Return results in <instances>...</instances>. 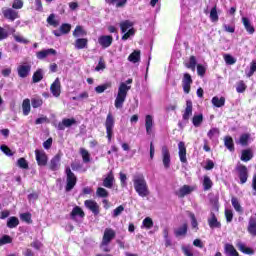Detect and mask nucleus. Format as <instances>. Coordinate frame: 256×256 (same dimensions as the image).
I'll use <instances>...</instances> for the list:
<instances>
[{"instance_id":"9b49d317","label":"nucleus","mask_w":256,"mask_h":256,"mask_svg":"<svg viewBox=\"0 0 256 256\" xmlns=\"http://www.w3.org/2000/svg\"><path fill=\"white\" fill-rule=\"evenodd\" d=\"M36 161L40 167H45L47 165V154L43 150H35Z\"/></svg>"},{"instance_id":"ea45409f","label":"nucleus","mask_w":256,"mask_h":256,"mask_svg":"<svg viewBox=\"0 0 256 256\" xmlns=\"http://www.w3.org/2000/svg\"><path fill=\"white\" fill-rule=\"evenodd\" d=\"M111 82H106L102 85H99L95 88L96 93H105L107 89H111Z\"/></svg>"},{"instance_id":"c9c22d12","label":"nucleus","mask_w":256,"mask_h":256,"mask_svg":"<svg viewBox=\"0 0 256 256\" xmlns=\"http://www.w3.org/2000/svg\"><path fill=\"white\" fill-rule=\"evenodd\" d=\"M87 35V32L83 29V26H76L75 30L73 31V37L79 38V37H85Z\"/></svg>"},{"instance_id":"f704fd0d","label":"nucleus","mask_w":256,"mask_h":256,"mask_svg":"<svg viewBox=\"0 0 256 256\" xmlns=\"http://www.w3.org/2000/svg\"><path fill=\"white\" fill-rule=\"evenodd\" d=\"M224 145L231 152L235 151V144L233 143V138H231V136H226L224 138Z\"/></svg>"},{"instance_id":"aec40b11","label":"nucleus","mask_w":256,"mask_h":256,"mask_svg":"<svg viewBox=\"0 0 256 256\" xmlns=\"http://www.w3.org/2000/svg\"><path fill=\"white\" fill-rule=\"evenodd\" d=\"M178 149H179V157H180L181 163H186L187 162V148L185 147V142H179Z\"/></svg>"},{"instance_id":"4c0bfd02","label":"nucleus","mask_w":256,"mask_h":256,"mask_svg":"<svg viewBox=\"0 0 256 256\" xmlns=\"http://www.w3.org/2000/svg\"><path fill=\"white\" fill-rule=\"evenodd\" d=\"M237 247L239 249V251H241L242 253H246V255H253V250H251V248L246 247L243 242L239 241L237 243Z\"/></svg>"},{"instance_id":"c03bdc74","label":"nucleus","mask_w":256,"mask_h":256,"mask_svg":"<svg viewBox=\"0 0 256 256\" xmlns=\"http://www.w3.org/2000/svg\"><path fill=\"white\" fill-rule=\"evenodd\" d=\"M80 155L82 156L84 163H89V161H91V155L87 149L80 148Z\"/></svg>"},{"instance_id":"e433bc0d","label":"nucleus","mask_w":256,"mask_h":256,"mask_svg":"<svg viewBox=\"0 0 256 256\" xmlns=\"http://www.w3.org/2000/svg\"><path fill=\"white\" fill-rule=\"evenodd\" d=\"M113 179V174H108V176L103 180V187L111 189L113 187Z\"/></svg>"},{"instance_id":"f03ea898","label":"nucleus","mask_w":256,"mask_h":256,"mask_svg":"<svg viewBox=\"0 0 256 256\" xmlns=\"http://www.w3.org/2000/svg\"><path fill=\"white\" fill-rule=\"evenodd\" d=\"M134 189L139 197H149L150 191L145 176L143 174H136L133 177Z\"/></svg>"},{"instance_id":"dca6fc26","label":"nucleus","mask_w":256,"mask_h":256,"mask_svg":"<svg viewBox=\"0 0 256 256\" xmlns=\"http://www.w3.org/2000/svg\"><path fill=\"white\" fill-rule=\"evenodd\" d=\"M193 191H194V188L192 186L184 185L175 192V195H177V197L182 199L186 195H190V193H193Z\"/></svg>"},{"instance_id":"6e6552de","label":"nucleus","mask_w":256,"mask_h":256,"mask_svg":"<svg viewBox=\"0 0 256 256\" xmlns=\"http://www.w3.org/2000/svg\"><path fill=\"white\" fill-rule=\"evenodd\" d=\"M2 15L5 19H8L9 21H15V19H19V12L16 10H13L12 8H2Z\"/></svg>"},{"instance_id":"7c9ffc66","label":"nucleus","mask_w":256,"mask_h":256,"mask_svg":"<svg viewBox=\"0 0 256 256\" xmlns=\"http://www.w3.org/2000/svg\"><path fill=\"white\" fill-rule=\"evenodd\" d=\"M87 43V38H78L76 39L74 46L76 49H86Z\"/></svg>"},{"instance_id":"79ce46f5","label":"nucleus","mask_w":256,"mask_h":256,"mask_svg":"<svg viewBox=\"0 0 256 256\" xmlns=\"http://www.w3.org/2000/svg\"><path fill=\"white\" fill-rule=\"evenodd\" d=\"M231 203L237 213H243V207H241V204L236 197H232Z\"/></svg>"},{"instance_id":"a878e982","label":"nucleus","mask_w":256,"mask_h":256,"mask_svg":"<svg viewBox=\"0 0 256 256\" xmlns=\"http://www.w3.org/2000/svg\"><path fill=\"white\" fill-rule=\"evenodd\" d=\"M128 61H130V63H139V61H141V51L140 50H134L128 56Z\"/></svg>"},{"instance_id":"6ab92c4d","label":"nucleus","mask_w":256,"mask_h":256,"mask_svg":"<svg viewBox=\"0 0 256 256\" xmlns=\"http://www.w3.org/2000/svg\"><path fill=\"white\" fill-rule=\"evenodd\" d=\"M49 55H57V50L53 48L44 49L36 53L37 59L43 60L46 59V57H49Z\"/></svg>"},{"instance_id":"393cba45","label":"nucleus","mask_w":256,"mask_h":256,"mask_svg":"<svg viewBox=\"0 0 256 256\" xmlns=\"http://www.w3.org/2000/svg\"><path fill=\"white\" fill-rule=\"evenodd\" d=\"M240 159L241 161H244V163L251 161V159H253V150L251 149L242 150Z\"/></svg>"},{"instance_id":"0eeeda50","label":"nucleus","mask_w":256,"mask_h":256,"mask_svg":"<svg viewBox=\"0 0 256 256\" xmlns=\"http://www.w3.org/2000/svg\"><path fill=\"white\" fill-rule=\"evenodd\" d=\"M161 157L164 169H169L171 167V152L167 146L162 147Z\"/></svg>"},{"instance_id":"9d476101","label":"nucleus","mask_w":256,"mask_h":256,"mask_svg":"<svg viewBox=\"0 0 256 256\" xmlns=\"http://www.w3.org/2000/svg\"><path fill=\"white\" fill-rule=\"evenodd\" d=\"M73 125H77V120H75V118H64L58 123L57 129L58 131H65L66 127H73Z\"/></svg>"},{"instance_id":"58836bf2","label":"nucleus","mask_w":256,"mask_h":256,"mask_svg":"<svg viewBox=\"0 0 256 256\" xmlns=\"http://www.w3.org/2000/svg\"><path fill=\"white\" fill-rule=\"evenodd\" d=\"M17 225H19V218L12 216L8 219L7 227H9V229H15Z\"/></svg>"},{"instance_id":"a211bd4d","label":"nucleus","mask_w":256,"mask_h":256,"mask_svg":"<svg viewBox=\"0 0 256 256\" xmlns=\"http://www.w3.org/2000/svg\"><path fill=\"white\" fill-rule=\"evenodd\" d=\"M98 43L103 47L104 49H107V47H111L113 43V36L109 35H103L98 38Z\"/></svg>"},{"instance_id":"5fc2aeb1","label":"nucleus","mask_w":256,"mask_h":256,"mask_svg":"<svg viewBox=\"0 0 256 256\" xmlns=\"http://www.w3.org/2000/svg\"><path fill=\"white\" fill-rule=\"evenodd\" d=\"M210 19L211 21H219V15L217 14V6H214L210 11Z\"/></svg>"},{"instance_id":"b1692460","label":"nucleus","mask_w":256,"mask_h":256,"mask_svg":"<svg viewBox=\"0 0 256 256\" xmlns=\"http://www.w3.org/2000/svg\"><path fill=\"white\" fill-rule=\"evenodd\" d=\"M248 233L252 235V237H256V219L255 217H250L248 222Z\"/></svg>"},{"instance_id":"4be33fe9","label":"nucleus","mask_w":256,"mask_h":256,"mask_svg":"<svg viewBox=\"0 0 256 256\" xmlns=\"http://www.w3.org/2000/svg\"><path fill=\"white\" fill-rule=\"evenodd\" d=\"M208 225L210 229H221V222L217 221V216L215 213H211L210 217L208 218Z\"/></svg>"},{"instance_id":"2f4dec72","label":"nucleus","mask_w":256,"mask_h":256,"mask_svg":"<svg viewBox=\"0 0 256 256\" xmlns=\"http://www.w3.org/2000/svg\"><path fill=\"white\" fill-rule=\"evenodd\" d=\"M43 75H44L43 69L36 70L32 76L33 83H39L40 81H42Z\"/></svg>"},{"instance_id":"412c9836","label":"nucleus","mask_w":256,"mask_h":256,"mask_svg":"<svg viewBox=\"0 0 256 256\" xmlns=\"http://www.w3.org/2000/svg\"><path fill=\"white\" fill-rule=\"evenodd\" d=\"M84 205H85V207H87V209L92 211V213H94V215H99V204H97V202H95L93 200H86L84 202Z\"/></svg>"},{"instance_id":"423d86ee","label":"nucleus","mask_w":256,"mask_h":256,"mask_svg":"<svg viewBox=\"0 0 256 256\" xmlns=\"http://www.w3.org/2000/svg\"><path fill=\"white\" fill-rule=\"evenodd\" d=\"M236 171L238 173V177L240 179L241 185H244V183H247V179H249V171L247 170V166L243 164H238L236 166Z\"/></svg>"},{"instance_id":"338daca9","label":"nucleus","mask_w":256,"mask_h":256,"mask_svg":"<svg viewBox=\"0 0 256 256\" xmlns=\"http://www.w3.org/2000/svg\"><path fill=\"white\" fill-rule=\"evenodd\" d=\"M13 9H23V0H14L12 4Z\"/></svg>"},{"instance_id":"20e7f679","label":"nucleus","mask_w":256,"mask_h":256,"mask_svg":"<svg viewBox=\"0 0 256 256\" xmlns=\"http://www.w3.org/2000/svg\"><path fill=\"white\" fill-rule=\"evenodd\" d=\"M105 127L107 139L109 143H111V139L113 138V128L115 127V118H113V115L111 113H109L106 117Z\"/></svg>"},{"instance_id":"09e8293b","label":"nucleus","mask_w":256,"mask_h":256,"mask_svg":"<svg viewBox=\"0 0 256 256\" xmlns=\"http://www.w3.org/2000/svg\"><path fill=\"white\" fill-rule=\"evenodd\" d=\"M96 195L97 197H101L102 199H105L109 197V192L105 188L98 187L96 190Z\"/></svg>"},{"instance_id":"2eb2a0df","label":"nucleus","mask_w":256,"mask_h":256,"mask_svg":"<svg viewBox=\"0 0 256 256\" xmlns=\"http://www.w3.org/2000/svg\"><path fill=\"white\" fill-rule=\"evenodd\" d=\"M115 236H116L115 230H113L111 228H106L104 230V234H103V237H102V242H104L105 244L106 243L110 244L111 241L113 239H115Z\"/></svg>"},{"instance_id":"69168bd1","label":"nucleus","mask_w":256,"mask_h":256,"mask_svg":"<svg viewBox=\"0 0 256 256\" xmlns=\"http://www.w3.org/2000/svg\"><path fill=\"white\" fill-rule=\"evenodd\" d=\"M107 66L105 65V60L103 58L99 59L98 65L95 68V71H103Z\"/></svg>"},{"instance_id":"cd10ccee","label":"nucleus","mask_w":256,"mask_h":256,"mask_svg":"<svg viewBox=\"0 0 256 256\" xmlns=\"http://www.w3.org/2000/svg\"><path fill=\"white\" fill-rule=\"evenodd\" d=\"M224 251L226 255L239 256V252H237V250L235 249V246H233L232 244H225Z\"/></svg>"},{"instance_id":"bf43d9fd","label":"nucleus","mask_w":256,"mask_h":256,"mask_svg":"<svg viewBox=\"0 0 256 256\" xmlns=\"http://www.w3.org/2000/svg\"><path fill=\"white\" fill-rule=\"evenodd\" d=\"M108 3L116 4V7H125L127 0H108Z\"/></svg>"},{"instance_id":"a19ab883","label":"nucleus","mask_w":256,"mask_h":256,"mask_svg":"<svg viewBox=\"0 0 256 256\" xmlns=\"http://www.w3.org/2000/svg\"><path fill=\"white\" fill-rule=\"evenodd\" d=\"M185 65L187 69H191V71L195 72V67H197V58H195V56H191L188 63Z\"/></svg>"},{"instance_id":"de8ad7c7","label":"nucleus","mask_w":256,"mask_h":256,"mask_svg":"<svg viewBox=\"0 0 256 256\" xmlns=\"http://www.w3.org/2000/svg\"><path fill=\"white\" fill-rule=\"evenodd\" d=\"M31 105L33 109H38V107H41L43 105V99L39 97H34L31 99Z\"/></svg>"},{"instance_id":"4468645a","label":"nucleus","mask_w":256,"mask_h":256,"mask_svg":"<svg viewBox=\"0 0 256 256\" xmlns=\"http://www.w3.org/2000/svg\"><path fill=\"white\" fill-rule=\"evenodd\" d=\"M193 115V102L191 100L186 101V108L184 110V113L182 115V118L184 121H189L191 119V116Z\"/></svg>"},{"instance_id":"8fccbe9b","label":"nucleus","mask_w":256,"mask_h":256,"mask_svg":"<svg viewBox=\"0 0 256 256\" xmlns=\"http://www.w3.org/2000/svg\"><path fill=\"white\" fill-rule=\"evenodd\" d=\"M203 185H204V191H209V189L213 187V181H211V178H209V176H204Z\"/></svg>"},{"instance_id":"473e14b6","label":"nucleus","mask_w":256,"mask_h":256,"mask_svg":"<svg viewBox=\"0 0 256 256\" xmlns=\"http://www.w3.org/2000/svg\"><path fill=\"white\" fill-rule=\"evenodd\" d=\"M174 235L176 237H183V236L187 235V224H183L179 228L175 229Z\"/></svg>"},{"instance_id":"774afa93","label":"nucleus","mask_w":256,"mask_h":256,"mask_svg":"<svg viewBox=\"0 0 256 256\" xmlns=\"http://www.w3.org/2000/svg\"><path fill=\"white\" fill-rule=\"evenodd\" d=\"M182 251L185 256H193V251L191 250V247H189V246H183Z\"/></svg>"},{"instance_id":"a18cd8bd","label":"nucleus","mask_w":256,"mask_h":256,"mask_svg":"<svg viewBox=\"0 0 256 256\" xmlns=\"http://www.w3.org/2000/svg\"><path fill=\"white\" fill-rule=\"evenodd\" d=\"M249 139H251V134H242L239 139L240 145H242L243 147L249 145Z\"/></svg>"},{"instance_id":"864d4df0","label":"nucleus","mask_w":256,"mask_h":256,"mask_svg":"<svg viewBox=\"0 0 256 256\" xmlns=\"http://www.w3.org/2000/svg\"><path fill=\"white\" fill-rule=\"evenodd\" d=\"M224 61L227 65H235V63H237V60L230 54L224 55Z\"/></svg>"},{"instance_id":"49530a36","label":"nucleus","mask_w":256,"mask_h":256,"mask_svg":"<svg viewBox=\"0 0 256 256\" xmlns=\"http://www.w3.org/2000/svg\"><path fill=\"white\" fill-rule=\"evenodd\" d=\"M48 25L51 27H59V20L55 19V14H50L47 18Z\"/></svg>"},{"instance_id":"7ed1b4c3","label":"nucleus","mask_w":256,"mask_h":256,"mask_svg":"<svg viewBox=\"0 0 256 256\" xmlns=\"http://www.w3.org/2000/svg\"><path fill=\"white\" fill-rule=\"evenodd\" d=\"M66 174V187L65 190L69 193L75 185H77V176H75V173L71 171V168L69 166H66L65 169Z\"/></svg>"},{"instance_id":"5701e85b","label":"nucleus","mask_w":256,"mask_h":256,"mask_svg":"<svg viewBox=\"0 0 256 256\" xmlns=\"http://www.w3.org/2000/svg\"><path fill=\"white\" fill-rule=\"evenodd\" d=\"M242 23L247 33H249V35H253V33H255V27L251 25V20H249V18L242 17Z\"/></svg>"},{"instance_id":"e2e57ef3","label":"nucleus","mask_w":256,"mask_h":256,"mask_svg":"<svg viewBox=\"0 0 256 256\" xmlns=\"http://www.w3.org/2000/svg\"><path fill=\"white\" fill-rule=\"evenodd\" d=\"M18 167L21 169H29V164L27 163V160L25 158H20L17 161Z\"/></svg>"},{"instance_id":"f3484780","label":"nucleus","mask_w":256,"mask_h":256,"mask_svg":"<svg viewBox=\"0 0 256 256\" xmlns=\"http://www.w3.org/2000/svg\"><path fill=\"white\" fill-rule=\"evenodd\" d=\"M50 91L54 97H59L61 95V81L59 78H56L51 84Z\"/></svg>"},{"instance_id":"052dcab7","label":"nucleus","mask_w":256,"mask_h":256,"mask_svg":"<svg viewBox=\"0 0 256 256\" xmlns=\"http://www.w3.org/2000/svg\"><path fill=\"white\" fill-rule=\"evenodd\" d=\"M60 31L63 35H67V33H69L71 31V24H62L60 26Z\"/></svg>"},{"instance_id":"680f3d73","label":"nucleus","mask_w":256,"mask_h":256,"mask_svg":"<svg viewBox=\"0 0 256 256\" xmlns=\"http://www.w3.org/2000/svg\"><path fill=\"white\" fill-rule=\"evenodd\" d=\"M13 37L17 43H23L24 45H27V43H29V40L25 39L19 34H14Z\"/></svg>"},{"instance_id":"39448f33","label":"nucleus","mask_w":256,"mask_h":256,"mask_svg":"<svg viewBox=\"0 0 256 256\" xmlns=\"http://www.w3.org/2000/svg\"><path fill=\"white\" fill-rule=\"evenodd\" d=\"M31 63L30 62H22L17 67V73L18 76L21 77V79H25L26 77H29V73H31Z\"/></svg>"},{"instance_id":"3c124183","label":"nucleus","mask_w":256,"mask_h":256,"mask_svg":"<svg viewBox=\"0 0 256 256\" xmlns=\"http://www.w3.org/2000/svg\"><path fill=\"white\" fill-rule=\"evenodd\" d=\"M255 72H256V60H252V62L250 63L249 71H246V76L247 77H253Z\"/></svg>"},{"instance_id":"603ef678","label":"nucleus","mask_w":256,"mask_h":256,"mask_svg":"<svg viewBox=\"0 0 256 256\" xmlns=\"http://www.w3.org/2000/svg\"><path fill=\"white\" fill-rule=\"evenodd\" d=\"M13 239L9 235H4L0 238V247H3V245H7L9 243H12Z\"/></svg>"},{"instance_id":"f257e3e1","label":"nucleus","mask_w":256,"mask_h":256,"mask_svg":"<svg viewBox=\"0 0 256 256\" xmlns=\"http://www.w3.org/2000/svg\"><path fill=\"white\" fill-rule=\"evenodd\" d=\"M133 83V79H128L126 82L120 83L118 88V93L114 102L116 109H123V104L125 103V99H127V93L131 90V85Z\"/></svg>"},{"instance_id":"1a4fd4ad","label":"nucleus","mask_w":256,"mask_h":256,"mask_svg":"<svg viewBox=\"0 0 256 256\" xmlns=\"http://www.w3.org/2000/svg\"><path fill=\"white\" fill-rule=\"evenodd\" d=\"M192 83H193V79L191 78V74L185 73L182 78V87H183V91H184V93H186V95H189V93L191 91Z\"/></svg>"},{"instance_id":"4d7b16f0","label":"nucleus","mask_w":256,"mask_h":256,"mask_svg":"<svg viewBox=\"0 0 256 256\" xmlns=\"http://www.w3.org/2000/svg\"><path fill=\"white\" fill-rule=\"evenodd\" d=\"M143 227H145V229H151L153 227V219H151L150 217H146L143 222H142Z\"/></svg>"},{"instance_id":"ddd939ff","label":"nucleus","mask_w":256,"mask_h":256,"mask_svg":"<svg viewBox=\"0 0 256 256\" xmlns=\"http://www.w3.org/2000/svg\"><path fill=\"white\" fill-rule=\"evenodd\" d=\"M61 168V154H56L50 161L49 169L51 171H59Z\"/></svg>"},{"instance_id":"bb28decb","label":"nucleus","mask_w":256,"mask_h":256,"mask_svg":"<svg viewBox=\"0 0 256 256\" xmlns=\"http://www.w3.org/2000/svg\"><path fill=\"white\" fill-rule=\"evenodd\" d=\"M22 111H23V115L25 117H27V115H29V113H31V100H29V98H26L23 100Z\"/></svg>"},{"instance_id":"6e6d98bb","label":"nucleus","mask_w":256,"mask_h":256,"mask_svg":"<svg viewBox=\"0 0 256 256\" xmlns=\"http://www.w3.org/2000/svg\"><path fill=\"white\" fill-rule=\"evenodd\" d=\"M219 129L218 128H212L208 131L207 135L209 139H215V137H219Z\"/></svg>"},{"instance_id":"0e129e2a","label":"nucleus","mask_w":256,"mask_h":256,"mask_svg":"<svg viewBox=\"0 0 256 256\" xmlns=\"http://www.w3.org/2000/svg\"><path fill=\"white\" fill-rule=\"evenodd\" d=\"M123 211H125V207L120 205L113 210L112 216L119 217V215H121L123 213Z\"/></svg>"},{"instance_id":"c756f323","label":"nucleus","mask_w":256,"mask_h":256,"mask_svg":"<svg viewBox=\"0 0 256 256\" xmlns=\"http://www.w3.org/2000/svg\"><path fill=\"white\" fill-rule=\"evenodd\" d=\"M212 105H214V107H224L225 106V97H220L219 96H214L211 100Z\"/></svg>"},{"instance_id":"37998d69","label":"nucleus","mask_w":256,"mask_h":256,"mask_svg":"<svg viewBox=\"0 0 256 256\" xmlns=\"http://www.w3.org/2000/svg\"><path fill=\"white\" fill-rule=\"evenodd\" d=\"M192 123L194 127H201V123H203V114L194 115Z\"/></svg>"},{"instance_id":"72a5a7b5","label":"nucleus","mask_w":256,"mask_h":256,"mask_svg":"<svg viewBox=\"0 0 256 256\" xmlns=\"http://www.w3.org/2000/svg\"><path fill=\"white\" fill-rule=\"evenodd\" d=\"M132 27H133V22H131L129 20H125L120 23V29H121L122 33H127V31H129V29H133Z\"/></svg>"},{"instance_id":"13d9d810","label":"nucleus","mask_w":256,"mask_h":256,"mask_svg":"<svg viewBox=\"0 0 256 256\" xmlns=\"http://www.w3.org/2000/svg\"><path fill=\"white\" fill-rule=\"evenodd\" d=\"M0 150H1L2 153L7 155L8 157H12V155H13V152L11 151V148L8 147L7 145H1Z\"/></svg>"},{"instance_id":"c85d7f7f","label":"nucleus","mask_w":256,"mask_h":256,"mask_svg":"<svg viewBox=\"0 0 256 256\" xmlns=\"http://www.w3.org/2000/svg\"><path fill=\"white\" fill-rule=\"evenodd\" d=\"M71 219H76V217H85V212H83V209L79 206H75L70 214Z\"/></svg>"},{"instance_id":"f8f14e48","label":"nucleus","mask_w":256,"mask_h":256,"mask_svg":"<svg viewBox=\"0 0 256 256\" xmlns=\"http://www.w3.org/2000/svg\"><path fill=\"white\" fill-rule=\"evenodd\" d=\"M155 127V121L151 115L145 116V129L147 135H153V129Z\"/></svg>"}]
</instances>
